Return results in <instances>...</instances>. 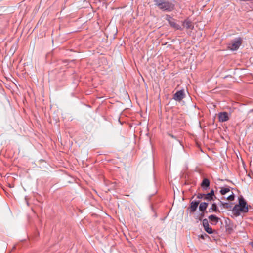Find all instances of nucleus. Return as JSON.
Returning a JSON list of instances; mask_svg holds the SVG:
<instances>
[{"label":"nucleus","instance_id":"nucleus-1","mask_svg":"<svg viewBox=\"0 0 253 253\" xmlns=\"http://www.w3.org/2000/svg\"><path fill=\"white\" fill-rule=\"evenodd\" d=\"M249 211L248 205L242 196L238 198V204H236L232 210V212L236 217L241 213H247Z\"/></svg>","mask_w":253,"mask_h":253},{"label":"nucleus","instance_id":"nucleus-2","mask_svg":"<svg viewBox=\"0 0 253 253\" xmlns=\"http://www.w3.org/2000/svg\"><path fill=\"white\" fill-rule=\"evenodd\" d=\"M155 5L163 11H171L174 9V5L169 1L164 0H154Z\"/></svg>","mask_w":253,"mask_h":253},{"label":"nucleus","instance_id":"nucleus-3","mask_svg":"<svg viewBox=\"0 0 253 253\" xmlns=\"http://www.w3.org/2000/svg\"><path fill=\"white\" fill-rule=\"evenodd\" d=\"M166 19L168 21L169 24L173 28L176 29H180V26L175 22L174 20L169 15H167Z\"/></svg>","mask_w":253,"mask_h":253},{"label":"nucleus","instance_id":"nucleus-4","mask_svg":"<svg viewBox=\"0 0 253 253\" xmlns=\"http://www.w3.org/2000/svg\"><path fill=\"white\" fill-rule=\"evenodd\" d=\"M185 97V94L183 90H180L177 91L174 95L173 99L177 101H180Z\"/></svg>","mask_w":253,"mask_h":253},{"label":"nucleus","instance_id":"nucleus-5","mask_svg":"<svg viewBox=\"0 0 253 253\" xmlns=\"http://www.w3.org/2000/svg\"><path fill=\"white\" fill-rule=\"evenodd\" d=\"M219 121L224 122L227 121L229 119L228 114L226 112H220L218 114Z\"/></svg>","mask_w":253,"mask_h":253},{"label":"nucleus","instance_id":"nucleus-6","mask_svg":"<svg viewBox=\"0 0 253 253\" xmlns=\"http://www.w3.org/2000/svg\"><path fill=\"white\" fill-rule=\"evenodd\" d=\"M241 44V40L239 39L237 41H234L231 44L229 48L231 50H237Z\"/></svg>","mask_w":253,"mask_h":253},{"label":"nucleus","instance_id":"nucleus-7","mask_svg":"<svg viewBox=\"0 0 253 253\" xmlns=\"http://www.w3.org/2000/svg\"><path fill=\"white\" fill-rule=\"evenodd\" d=\"M199 203L200 201H193L190 203V206L189 208L190 213H193L196 211Z\"/></svg>","mask_w":253,"mask_h":253},{"label":"nucleus","instance_id":"nucleus-8","mask_svg":"<svg viewBox=\"0 0 253 253\" xmlns=\"http://www.w3.org/2000/svg\"><path fill=\"white\" fill-rule=\"evenodd\" d=\"M214 198H215V196L214 195V192L213 190H211L210 193L205 194V200L211 201L213 200Z\"/></svg>","mask_w":253,"mask_h":253},{"label":"nucleus","instance_id":"nucleus-9","mask_svg":"<svg viewBox=\"0 0 253 253\" xmlns=\"http://www.w3.org/2000/svg\"><path fill=\"white\" fill-rule=\"evenodd\" d=\"M182 25L184 27H185L187 29H192L193 28V25L192 24V22L188 19L185 20L183 22Z\"/></svg>","mask_w":253,"mask_h":253},{"label":"nucleus","instance_id":"nucleus-10","mask_svg":"<svg viewBox=\"0 0 253 253\" xmlns=\"http://www.w3.org/2000/svg\"><path fill=\"white\" fill-rule=\"evenodd\" d=\"M201 187L205 190H206L210 186V181L207 178H204L201 184Z\"/></svg>","mask_w":253,"mask_h":253},{"label":"nucleus","instance_id":"nucleus-11","mask_svg":"<svg viewBox=\"0 0 253 253\" xmlns=\"http://www.w3.org/2000/svg\"><path fill=\"white\" fill-rule=\"evenodd\" d=\"M208 218L212 223L214 224H216L219 220V218L214 215H211Z\"/></svg>","mask_w":253,"mask_h":253},{"label":"nucleus","instance_id":"nucleus-12","mask_svg":"<svg viewBox=\"0 0 253 253\" xmlns=\"http://www.w3.org/2000/svg\"><path fill=\"white\" fill-rule=\"evenodd\" d=\"M208 203L206 202H201L199 206V210L201 211H206Z\"/></svg>","mask_w":253,"mask_h":253},{"label":"nucleus","instance_id":"nucleus-13","mask_svg":"<svg viewBox=\"0 0 253 253\" xmlns=\"http://www.w3.org/2000/svg\"><path fill=\"white\" fill-rule=\"evenodd\" d=\"M219 212V211L218 210L217 205L215 203H213L211 205V208L209 209V212Z\"/></svg>","mask_w":253,"mask_h":253},{"label":"nucleus","instance_id":"nucleus-14","mask_svg":"<svg viewBox=\"0 0 253 253\" xmlns=\"http://www.w3.org/2000/svg\"><path fill=\"white\" fill-rule=\"evenodd\" d=\"M221 203V206H222L224 209H229L231 208L232 206L231 204L229 203H224L221 201H220Z\"/></svg>","mask_w":253,"mask_h":253},{"label":"nucleus","instance_id":"nucleus-15","mask_svg":"<svg viewBox=\"0 0 253 253\" xmlns=\"http://www.w3.org/2000/svg\"><path fill=\"white\" fill-rule=\"evenodd\" d=\"M230 190L229 187L221 188L220 192L221 195H224Z\"/></svg>","mask_w":253,"mask_h":253},{"label":"nucleus","instance_id":"nucleus-16","mask_svg":"<svg viewBox=\"0 0 253 253\" xmlns=\"http://www.w3.org/2000/svg\"><path fill=\"white\" fill-rule=\"evenodd\" d=\"M205 194L198 193L197 195V198L198 199H203L205 200Z\"/></svg>","mask_w":253,"mask_h":253},{"label":"nucleus","instance_id":"nucleus-17","mask_svg":"<svg viewBox=\"0 0 253 253\" xmlns=\"http://www.w3.org/2000/svg\"><path fill=\"white\" fill-rule=\"evenodd\" d=\"M203 226H205L209 225V222L207 219H204L202 221Z\"/></svg>","mask_w":253,"mask_h":253},{"label":"nucleus","instance_id":"nucleus-18","mask_svg":"<svg viewBox=\"0 0 253 253\" xmlns=\"http://www.w3.org/2000/svg\"><path fill=\"white\" fill-rule=\"evenodd\" d=\"M206 213H207V211H201V213L200 214V218H199L200 220H202V218L204 217L205 214Z\"/></svg>","mask_w":253,"mask_h":253},{"label":"nucleus","instance_id":"nucleus-19","mask_svg":"<svg viewBox=\"0 0 253 253\" xmlns=\"http://www.w3.org/2000/svg\"><path fill=\"white\" fill-rule=\"evenodd\" d=\"M234 195L233 193H232V194L230 195L227 198V199L228 200L233 201L234 199Z\"/></svg>","mask_w":253,"mask_h":253},{"label":"nucleus","instance_id":"nucleus-20","mask_svg":"<svg viewBox=\"0 0 253 253\" xmlns=\"http://www.w3.org/2000/svg\"><path fill=\"white\" fill-rule=\"evenodd\" d=\"M205 231L209 234H212L213 233L212 229L211 227H210L208 229H206Z\"/></svg>","mask_w":253,"mask_h":253},{"label":"nucleus","instance_id":"nucleus-21","mask_svg":"<svg viewBox=\"0 0 253 253\" xmlns=\"http://www.w3.org/2000/svg\"><path fill=\"white\" fill-rule=\"evenodd\" d=\"M208 236L206 234H204L203 235H201L200 236V238L203 239H204L206 237H208Z\"/></svg>","mask_w":253,"mask_h":253},{"label":"nucleus","instance_id":"nucleus-22","mask_svg":"<svg viewBox=\"0 0 253 253\" xmlns=\"http://www.w3.org/2000/svg\"><path fill=\"white\" fill-rule=\"evenodd\" d=\"M169 136H170V137H171V138H174V139H175V138H176V137H175L174 135H173L172 134H169Z\"/></svg>","mask_w":253,"mask_h":253},{"label":"nucleus","instance_id":"nucleus-23","mask_svg":"<svg viewBox=\"0 0 253 253\" xmlns=\"http://www.w3.org/2000/svg\"><path fill=\"white\" fill-rule=\"evenodd\" d=\"M209 227H210L209 224L207 226H204L205 230H206V229H208Z\"/></svg>","mask_w":253,"mask_h":253},{"label":"nucleus","instance_id":"nucleus-24","mask_svg":"<svg viewBox=\"0 0 253 253\" xmlns=\"http://www.w3.org/2000/svg\"><path fill=\"white\" fill-rule=\"evenodd\" d=\"M251 245L253 247V242H251Z\"/></svg>","mask_w":253,"mask_h":253}]
</instances>
